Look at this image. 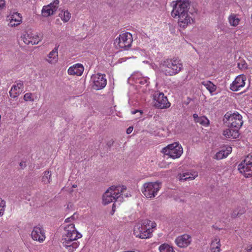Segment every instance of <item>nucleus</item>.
I'll return each mask as SVG.
<instances>
[{"mask_svg":"<svg viewBox=\"0 0 252 252\" xmlns=\"http://www.w3.org/2000/svg\"><path fill=\"white\" fill-rule=\"evenodd\" d=\"M172 3L171 15L174 18L178 19L180 27L185 28L194 22L193 18L189 14V0H177Z\"/></svg>","mask_w":252,"mask_h":252,"instance_id":"1","label":"nucleus"},{"mask_svg":"<svg viewBox=\"0 0 252 252\" xmlns=\"http://www.w3.org/2000/svg\"><path fill=\"white\" fill-rule=\"evenodd\" d=\"M159 68L165 75L174 76L183 69V64L178 58H168L161 62Z\"/></svg>","mask_w":252,"mask_h":252,"instance_id":"2","label":"nucleus"},{"mask_svg":"<svg viewBox=\"0 0 252 252\" xmlns=\"http://www.w3.org/2000/svg\"><path fill=\"white\" fill-rule=\"evenodd\" d=\"M126 190V188L124 186H113L110 187L106 190L103 195V203L106 205L114 201L116 202H122L123 201V196L126 197H128L127 194L123 193Z\"/></svg>","mask_w":252,"mask_h":252,"instance_id":"3","label":"nucleus"},{"mask_svg":"<svg viewBox=\"0 0 252 252\" xmlns=\"http://www.w3.org/2000/svg\"><path fill=\"white\" fill-rule=\"evenodd\" d=\"M156 226L155 222L149 220H143L141 223H137L134 225L133 234L135 237L142 239L151 238L153 229Z\"/></svg>","mask_w":252,"mask_h":252,"instance_id":"4","label":"nucleus"},{"mask_svg":"<svg viewBox=\"0 0 252 252\" xmlns=\"http://www.w3.org/2000/svg\"><path fill=\"white\" fill-rule=\"evenodd\" d=\"M132 41V34L130 32H126L120 34L115 39L114 44L117 48L126 50L131 47Z\"/></svg>","mask_w":252,"mask_h":252,"instance_id":"5","label":"nucleus"},{"mask_svg":"<svg viewBox=\"0 0 252 252\" xmlns=\"http://www.w3.org/2000/svg\"><path fill=\"white\" fill-rule=\"evenodd\" d=\"M239 172L245 178L252 177V156L249 155L238 165Z\"/></svg>","mask_w":252,"mask_h":252,"instance_id":"6","label":"nucleus"},{"mask_svg":"<svg viewBox=\"0 0 252 252\" xmlns=\"http://www.w3.org/2000/svg\"><path fill=\"white\" fill-rule=\"evenodd\" d=\"M161 185L158 182H148L143 184L141 189L143 194L148 198H153L158 194Z\"/></svg>","mask_w":252,"mask_h":252,"instance_id":"7","label":"nucleus"},{"mask_svg":"<svg viewBox=\"0 0 252 252\" xmlns=\"http://www.w3.org/2000/svg\"><path fill=\"white\" fill-rule=\"evenodd\" d=\"M224 118L226 120L225 123L228 124V127L238 130L241 127L243 123L242 116L237 112L233 114L227 112L225 114Z\"/></svg>","mask_w":252,"mask_h":252,"instance_id":"8","label":"nucleus"},{"mask_svg":"<svg viewBox=\"0 0 252 252\" xmlns=\"http://www.w3.org/2000/svg\"><path fill=\"white\" fill-rule=\"evenodd\" d=\"M163 153L170 158L175 159L179 158L183 154V148L177 142H174L163 148Z\"/></svg>","mask_w":252,"mask_h":252,"instance_id":"9","label":"nucleus"},{"mask_svg":"<svg viewBox=\"0 0 252 252\" xmlns=\"http://www.w3.org/2000/svg\"><path fill=\"white\" fill-rule=\"evenodd\" d=\"M82 237V235L76 230L73 223L64 224L62 238L79 239Z\"/></svg>","mask_w":252,"mask_h":252,"instance_id":"10","label":"nucleus"},{"mask_svg":"<svg viewBox=\"0 0 252 252\" xmlns=\"http://www.w3.org/2000/svg\"><path fill=\"white\" fill-rule=\"evenodd\" d=\"M93 83V87L94 90H99L104 88L107 84L105 75L101 73L94 74L91 76Z\"/></svg>","mask_w":252,"mask_h":252,"instance_id":"11","label":"nucleus"},{"mask_svg":"<svg viewBox=\"0 0 252 252\" xmlns=\"http://www.w3.org/2000/svg\"><path fill=\"white\" fill-rule=\"evenodd\" d=\"M155 106L160 109L167 108L170 107V103L162 93H157L154 96Z\"/></svg>","mask_w":252,"mask_h":252,"instance_id":"12","label":"nucleus"},{"mask_svg":"<svg viewBox=\"0 0 252 252\" xmlns=\"http://www.w3.org/2000/svg\"><path fill=\"white\" fill-rule=\"evenodd\" d=\"M21 38L24 43L27 45L30 44L32 45L37 44L40 41V38L38 35L31 32H24L22 33Z\"/></svg>","mask_w":252,"mask_h":252,"instance_id":"13","label":"nucleus"},{"mask_svg":"<svg viewBox=\"0 0 252 252\" xmlns=\"http://www.w3.org/2000/svg\"><path fill=\"white\" fill-rule=\"evenodd\" d=\"M78 239L62 238L63 245L68 252H74L80 245V243L77 241Z\"/></svg>","mask_w":252,"mask_h":252,"instance_id":"14","label":"nucleus"},{"mask_svg":"<svg viewBox=\"0 0 252 252\" xmlns=\"http://www.w3.org/2000/svg\"><path fill=\"white\" fill-rule=\"evenodd\" d=\"M31 236L32 239L39 242H43L46 238L45 231L41 226H34L31 232Z\"/></svg>","mask_w":252,"mask_h":252,"instance_id":"15","label":"nucleus"},{"mask_svg":"<svg viewBox=\"0 0 252 252\" xmlns=\"http://www.w3.org/2000/svg\"><path fill=\"white\" fill-rule=\"evenodd\" d=\"M59 4V0H54L47 5L44 6L42 9V14L44 17H48L53 15L57 10Z\"/></svg>","mask_w":252,"mask_h":252,"instance_id":"16","label":"nucleus"},{"mask_svg":"<svg viewBox=\"0 0 252 252\" xmlns=\"http://www.w3.org/2000/svg\"><path fill=\"white\" fill-rule=\"evenodd\" d=\"M246 80V77L244 75L241 74L237 76L230 84V89L234 92L240 90L245 86Z\"/></svg>","mask_w":252,"mask_h":252,"instance_id":"17","label":"nucleus"},{"mask_svg":"<svg viewBox=\"0 0 252 252\" xmlns=\"http://www.w3.org/2000/svg\"><path fill=\"white\" fill-rule=\"evenodd\" d=\"M129 79L135 84H139L145 86H147L150 83L149 78L143 76L141 72L138 71L134 72Z\"/></svg>","mask_w":252,"mask_h":252,"instance_id":"18","label":"nucleus"},{"mask_svg":"<svg viewBox=\"0 0 252 252\" xmlns=\"http://www.w3.org/2000/svg\"><path fill=\"white\" fill-rule=\"evenodd\" d=\"M9 23L8 26L10 27H15L20 25L22 22V17L21 14L18 12H12L7 16Z\"/></svg>","mask_w":252,"mask_h":252,"instance_id":"19","label":"nucleus"},{"mask_svg":"<svg viewBox=\"0 0 252 252\" xmlns=\"http://www.w3.org/2000/svg\"><path fill=\"white\" fill-rule=\"evenodd\" d=\"M191 242V237L187 234L180 236L175 240L176 244L180 248H185L188 247L190 244Z\"/></svg>","mask_w":252,"mask_h":252,"instance_id":"20","label":"nucleus"},{"mask_svg":"<svg viewBox=\"0 0 252 252\" xmlns=\"http://www.w3.org/2000/svg\"><path fill=\"white\" fill-rule=\"evenodd\" d=\"M197 176V172L195 171H188L178 174L177 178L180 181L184 182L187 180H192Z\"/></svg>","mask_w":252,"mask_h":252,"instance_id":"21","label":"nucleus"},{"mask_svg":"<svg viewBox=\"0 0 252 252\" xmlns=\"http://www.w3.org/2000/svg\"><path fill=\"white\" fill-rule=\"evenodd\" d=\"M84 70L83 65L81 63H76L69 67L67 73L70 75H82Z\"/></svg>","mask_w":252,"mask_h":252,"instance_id":"22","label":"nucleus"},{"mask_svg":"<svg viewBox=\"0 0 252 252\" xmlns=\"http://www.w3.org/2000/svg\"><path fill=\"white\" fill-rule=\"evenodd\" d=\"M23 88L24 85L22 82H17L16 84L11 87L9 91L10 96L13 98L16 97L23 91Z\"/></svg>","mask_w":252,"mask_h":252,"instance_id":"23","label":"nucleus"},{"mask_svg":"<svg viewBox=\"0 0 252 252\" xmlns=\"http://www.w3.org/2000/svg\"><path fill=\"white\" fill-rule=\"evenodd\" d=\"M222 134L226 138L236 139L239 137V132L237 129L229 127L223 131Z\"/></svg>","mask_w":252,"mask_h":252,"instance_id":"24","label":"nucleus"},{"mask_svg":"<svg viewBox=\"0 0 252 252\" xmlns=\"http://www.w3.org/2000/svg\"><path fill=\"white\" fill-rule=\"evenodd\" d=\"M58 47H55L52 51L48 54L46 59V61L50 64L56 63L58 60Z\"/></svg>","mask_w":252,"mask_h":252,"instance_id":"25","label":"nucleus"},{"mask_svg":"<svg viewBox=\"0 0 252 252\" xmlns=\"http://www.w3.org/2000/svg\"><path fill=\"white\" fill-rule=\"evenodd\" d=\"M232 152V148L228 146L225 148V149H222L219 152H217L214 158L217 160H220L222 158H226L229 154Z\"/></svg>","mask_w":252,"mask_h":252,"instance_id":"26","label":"nucleus"},{"mask_svg":"<svg viewBox=\"0 0 252 252\" xmlns=\"http://www.w3.org/2000/svg\"><path fill=\"white\" fill-rule=\"evenodd\" d=\"M193 118L195 123H199L203 126H208L209 125V121L205 116L199 117L197 114H194Z\"/></svg>","mask_w":252,"mask_h":252,"instance_id":"27","label":"nucleus"},{"mask_svg":"<svg viewBox=\"0 0 252 252\" xmlns=\"http://www.w3.org/2000/svg\"><path fill=\"white\" fill-rule=\"evenodd\" d=\"M221 244L220 239L218 237H215L212 241L211 244V250L212 252H220Z\"/></svg>","mask_w":252,"mask_h":252,"instance_id":"28","label":"nucleus"},{"mask_svg":"<svg viewBox=\"0 0 252 252\" xmlns=\"http://www.w3.org/2000/svg\"><path fill=\"white\" fill-rule=\"evenodd\" d=\"M228 22L231 26L236 27L240 22V18L238 15L233 13L229 16Z\"/></svg>","mask_w":252,"mask_h":252,"instance_id":"29","label":"nucleus"},{"mask_svg":"<svg viewBox=\"0 0 252 252\" xmlns=\"http://www.w3.org/2000/svg\"><path fill=\"white\" fill-rule=\"evenodd\" d=\"M202 84L205 87L211 94L213 93L216 90V86L211 81H206L202 82Z\"/></svg>","mask_w":252,"mask_h":252,"instance_id":"30","label":"nucleus"},{"mask_svg":"<svg viewBox=\"0 0 252 252\" xmlns=\"http://www.w3.org/2000/svg\"><path fill=\"white\" fill-rule=\"evenodd\" d=\"M158 250L159 252H175L173 248L167 244L161 245L159 247Z\"/></svg>","mask_w":252,"mask_h":252,"instance_id":"31","label":"nucleus"},{"mask_svg":"<svg viewBox=\"0 0 252 252\" xmlns=\"http://www.w3.org/2000/svg\"><path fill=\"white\" fill-rule=\"evenodd\" d=\"M60 16L62 21L67 22L71 17V14L67 11H62L60 14Z\"/></svg>","mask_w":252,"mask_h":252,"instance_id":"32","label":"nucleus"},{"mask_svg":"<svg viewBox=\"0 0 252 252\" xmlns=\"http://www.w3.org/2000/svg\"><path fill=\"white\" fill-rule=\"evenodd\" d=\"M51 173L49 171H47L44 172V174L42 177V182H44V184H48L50 183L51 180Z\"/></svg>","mask_w":252,"mask_h":252,"instance_id":"33","label":"nucleus"},{"mask_svg":"<svg viewBox=\"0 0 252 252\" xmlns=\"http://www.w3.org/2000/svg\"><path fill=\"white\" fill-rule=\"evenodd\" d=\"M5 207V201L0 198V217L3 215Z\"/></svg>","mask_w":252,"mask_h":252,"instance_id":"34","label":"nucleus"},{"mask_svg":"<svg viewBox=\"0 0 252 252\" xmlns=\"http://www.w3.org/2000/svg\"><path fill=\"white\" fill-rule=\"evenodd\" d=\"M24 99L26 101H30L32 102L34 101L32 94L31 93H27L25 94L24 95Z\"/></svg>","mask_w":252,"mask_h":252,"instance_id":"35","label":"nucleus"},{"mask_svg":"<svg viewBox=\"0 0 252 252\" xmlns=\"http://www.w3.org/2000/svg\"><path fill=\"white\" fill-rule=\"evenodd\" d=\"M245 212V208H242V209H239V211H238L237 213H235V211H233V213L231 214V216L232 217H236L237 216H238L239 215H242L243 214H244Z\"/></svg>","mask_w":252,"mask_h":252,"instance_id":"36","label":"nucleus"},{"mask_svg":"<svg viewBox=\"0 0 252 252\" xmlns=\"http://www.w3.org/2000/svg\"><path fill=\"white\" fill-rule=\"evenodd\" d=\"M77 215L75 214H74L71 217L67 218L65 220V222L66 223L68 222H71L72 220H74L76 218H77Z\"/></svg>","mask_w":252,"mask_h":252,"instance_id":"37","label":"nucleus"},{"mask_svg":"<svg viewBox=\"0 0 252 252\" xmlns=\"http://www.w3.org/2000/svg\"><path fill=\"white\" fill-rule=\"evenodd\" d=\"M5 6V0H0V9H2Z\"/></svg>","mask_w":252,"mask_h":252,"instance_id":"38","label":"nucleus"},{"mask_svg":"<svg viewBox=\"0 0 252 252\" xmlns=\"http://www.w3.org/2000/svg\"><path fill=\"white\" fill-rule=\"evenodd\" d=\"M19 165H20V166L21 169H24L26 166V162H25V161H21Z\"/></svg>","mask_w":252,"mask_h":252,"instance_id":"39","label":"nucleus"},{"mask_svg":"<svg viewBox=\"0 0 252 252\" xmlns=\"http://www.w3.org/2000/svg\"><path fill=\"white\" fill-rule=\"evenodd\" d=\"M116 203H114L113 204V205L112 210V212L111 213V214L112 215H113L114 214V212L116 211Z\"/></svg>","mask_w":252,"mask_h":252,"instance_id":"40","label":"nucleus"},{"mask_svg":"<svg viewBox=\"0 0 252 252\" xmlns=\"http://www.w3.org/2000/svg\"><path fill=\"white\" fill-rule=\"evenodd\" d=\"M133 127L129 126L127 129H126V133L127 134H130L133 130Z\"/></svg>","mask_w":252,"mask_h":252,"instance_id":"41","label":"nucleus"},{"mask_svg":"<svg viewBox=\"0 0 252 252\" xmlns=\"http://www.w3.org/2000/svg\"><path fill=\"white\" fill-rule=\"evenodd\" d=\"M137 112H139V114L141 115V112L140 111H138V110H135V111H132L131 112V113L132 114H134L135 113H136Z\"/></svg>","mask_w":252,"mask_h":252,"instance_id":"42","label":"nucleus"},{"mask_svg":"<svg viewBox=\"0 0 252 252\" xmlns=\"http://www.w3.org/2000/svg\"><path fill=\"white\" fill-rule=\"evenodd\" d=\"M247 252H252V247L247 249Z\"/></svg>","mask_w":252,"mask_h":252,"instance_id":"43","label":"nucleus"},{"mask_svg":"<svg viewBox=\"0 0 252 252\" xmlns=\"http://www.w3.org/2000/svg\"><path fill=\"white\" fill-rule=\"evenodd\" d=\"M72 187L75 188L77 187V185H73Z\"/></svg>","mask_w":252,"mask_h":252,"instance_id":"44","label":"nucleus"},{"mask_svg":"<svg viewBox=\"0 0 252 252\" xmlns=\"http://www.w3.org/2000/svg\"><path fill=\"white\" fill-rule=\"evenodd\" d=\"M6 252H11V251L10 250H7Z\"/></svg>","mask_w":252,"mask_h":252,"instance_id":"45","label":"nucleus"},{"mask_svg":"<svg viewBox=\"0 0 252 252\" xmlns=\"http://www.w3.org/2000/svg\"><path fill=\"white\" fill-rule=\"evenodd\" d=\"M238 210H239V208H237V211H235V213H237V212H238Z\"/></svg>","mask_w":252,"mask_h":252,"instance_id":"46","label":"nucleus"},{"mask_svg":"<svg viewBox=\"0 0 252 252\" xmlns=\"http://www.w3.org/2000/svg\"><path fill=\"white\" fill-rule=\"evenodd\" d=\"M238 210H239V208H237V211H235V213H237V212H238Z\"/></svg>","mask_w":252,"mask_h":252,"instance_id":"47","label":"nucleus"}]
</instances>
